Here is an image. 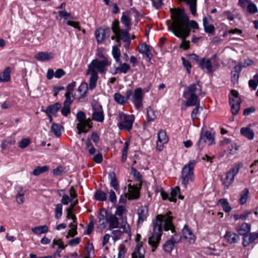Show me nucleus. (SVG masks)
<instances>
[{"label": "nucleus", "instance_id": "f257e3e1", "mask_svg": "<svg viewBox=\"0 0 258 258\" xmlns=\"http://www.w3.org/2000/svg\"><path fill=\"white\" fill-rule=\"evenodd\" d=\"M172 22L168 29L177 37L186 38L189 36L190 28L198 29V23L195 20L189 21L184 9H171Z\"/></svg>", "mask_w": 258, "mask_h": 258}, {"label": "nucleus", "instance_id": "f03ea898", "mask_svg": "<svg viewBox=\"0 0 258 258\" xmlns=\"http://www.w3.org/2000/svg\"><path fill=\"white\" fill-rule=\"evenodd\" d=\"M169 211L165 215H157L152 223L153 231L149 238L148 243L152 247L151 251L154 252L158 246L160 242L163 229L165 231L171 230L172 233L175 232V227L172 223L173 217Z\"/></svg>", "mask_w": 258, "mask_h": 258}, {"label": "nucleus", "instance_id": "7ed1b4c3", "mask_svg": "<svg viewBox=\"0 0 258 258\" xmlns=\"http://www.w3.org/2000/svg\"><path fill=\"white\" fill-rule=\"evenodd\" d=\"M111 61L106 57H104L102 60L98 59H93L88 66L87 75L91 74L89 79V88L94 89L96 86V83L98 79L97 72L101 74H104L107 71V67L110 66Z\"/></svg>", "mask_w": 258, "mask_h": 258}, {"label": "nucleus", "instance_id": "20e7f679", "mask_svg": "<svg viewBox=\"0 0 258 258\" xmlns=\"http://www.w3.org/2000/svg\"><path fill=\"white\" fill-rule=\"evenodd\" d=\"M196 164L195 160H190L188 164L185 165L182 169L181 183L185 188L187 187L189 182H192L195 179L194 168Z\"/></svg>", "mask_w": 258, "mask_h": 258}, {"label": "nucleus", "instance_id": "39448f33", "mask_svg": "<svg viewBox=\"0 0 258 258\" xmlns=\"http://www.w3.org/2000/svg\"><path fill=\"white\" fill-rule=\"evenodd\" d=\"M118 126L120 130L130 131L133 126L134 119L131 115L124 114L123 112L118 113Z\"/></svg>", "mask_w": 258, "mask_h": 258}, {"label": "nucleus", "instance_id": "423d86ee", "mask_svg": "<svg viewBox=\"0 0 258 258\" xmlns=\"http://www.w3.org/2000/svg\"><path fill=\"white\" fill-rule=\"evenodd\" d=\"M229 100L231 113L235 115L238 113L240 108L241 99L238 92L235 90H232L229 96Z\"/></svg>", "mask_w": 258, "mask_h": 258}, {"label": "nucleus", "instance_id": "0eeeda50", "mask_svg": "<svg viewBox=\"0 0 258 258\" xmlns=\"http://www.w3.org/2000/svg\"><path fill=\"white\" fill-rule=\"evenodd\" d=\"M239 170V167L236 165L227 172L225 178L222 180L223 184L227 188L233 182L234 177L238 173Z\"/></svg>", "mask_w": 258, "mask_h": 258}, {"label": "nucleus", "instance_id": "6e6552de", "mask_svg": "<svg viewBox=\"0 0 258 258\" xmlns=\"http://www.w3.org/2000/svg\"><path fill=\"white\" fill-rule=\"evenodd\" d=\"M110 34V29L107 26H103L96 29L95 31V36L98 43H102L105 40L109 38Z\"/></svg>", "mask_w": 258, "mask_h": 258}, {"label": "nucleus", "instance_id": "1a4fd4ad", "mask_svg": "<svg viewBox=\"0 0 258 258\" xmlns=\"http://www.w3.org/2000/svg\"><path fill=\"white\" fill-rule=\"evenodd\" d=\"M143 92L141 88L136 89L133 93L131 100L135 107L139 109L143 106Z\"/></svg>", "mask_w": 258, "mask_h": 258}, {"label": "nucleus", "instance_id": "9d476101", "mask_svg": "<svg viewBox=\"0 0 258 258\" xmlns=\"http://www.w3.org/2000/svg\"><path fill=\"white\" fill-rule=\"evenodd\" d=\"M92 109L93 119L99 122H102L104 119V116L102 105L96 104L93 106Z\"/></svg>", "mask_w": 258, "mask_h": 258}, {"label": "nucleus", "instance_id": "9b49d317", "mask_svg": "<svg viewBox=\"0 0 258 258\" xmlns=\"http://www.w3.org/2000/svg\"><path fill=\"white\" fill-rule=\"evenodd\" d=\"M214 142V138L209 131L202 132L200 134V138L197 145L200 150H201L202 147L201 145L202 143L208 142L209 145H211Z\"/></svg>", "mask_w": 258, "mask_h": 258}, {"label": "nucleus", "instance_id": "f8f14e48", "mask_svg": "<svg viewBox=\"0 0 258 258\" xmlns=\"http://www.w3.org/2000/svg\"><path fill=\"white\" fill-rule=\"evenodd\" d=\"M168 141V138L167 136L165 131L160 130L158 133V140L157 141L156 149L161 151L164 148V145Z\"/></svg>", "mask_w": 258, "mask_h": 258}, {"label": "nucleus", "instance_id": "ddd939ff", "mask_svg": "<svg viewBox=\"0 0 258 258\" xmlns=\"http://www.w3.org/2000/svg\"><path fill=\"white\" fill-rule=\"evenodd\" d=\"M258 242V231L255 232H251L243 237L242 245L245 247L251 243Z\"/></svg>", "mask_w": 258, "mask_h": 258}, {"label": "nucleus", "instance_id": "4468645a", "mask_svg": "<svg viewBox=\"0 0 258 258\" xmlns=\"http://www.w3.org/2000/svg\"><path fill=\"white\" fill-rule=\"evenodd\" d=\"M145 250L142 243H138L132 253V258H145Z\"/></svg>", "mask_w": 258, "mask_h": 258}, {"label": "nucleus", "instance_id": "2eb2a0df", "mask_svg": "<svg viewBox=\"0 0 258 258\" xmlns=\"http://www.w3.org/2000/svg\"><path fill=\"white\" fill-rule=\"evenodd\" d=\"M199 66L202 70H206L207 73L213 72L212 63L210 59L201 58V60L199 61Z\"/></svg>", "mask_w": 258, "mask_h": 258}, {"label": "nucleus", "instance_id": "dca6fc26", "mask_svg": "<svg viewBox=\"0 0 258 258\" xmlns=\"http://www.w3.org/2000/svg\"><path fill=\"white\" fill-rule=\"evenodd\" d=\"M54 53L52 52H40L34 55V58L41 61H44L53 59Z\"/></svg>", "mask_w": 258, "mask_h": 258}, {"label": "nucleus", "instance_id": "f3484780", "mask_svg": "<svg viewBox=\"0 0 258 258\" xmlns=\"http://www.w3.org/2000/svg\"><path fill=\"white\" fill-rule=\"evenodd\" d=\"M106 222L109 224V229L111 230L118 227V219L115 215L111 214L108 215L106 218Z\"/></svg>", "mask_w": 258, "mask_h": 258}, {"label": "nucleus", "instance_id": "a211bd4d", "mask_svg": "<svg viewBox=\"0 0 258 258\" xmlns=\"http://www.w3.org/2000/svg\"><path fill=\"white\" fill-rule=\"evenodd\" d=\"M198 87L201 88L199 84V82L197 84L190 85L187 88V89L183 92V97L184 98H187L189 95H198L197 92L198 91ZM199 91H201V88L199 89Z\"/></svg>", "mask_w": 258, "mask_h": 258}, {"label": "nucleus", "instance_id": "6ab92c4d", "mask_svg": "<svg viewBox=\"0 0 258 258\" xmlns=\"http://www.w3.org/2000/svg\"><path fill=\"white\" fill-rule=\"evenodd\" d=\"M128 199L129 200L137 199L139 197L140 192L139 189L136 185H128Z\"/></svg>", "mask_w": 258, "mask_h": 258}, {"label": "nucleus", "instance_id": "aec40b11", "mask_svg": "<svg viewBox=\"0 0 258 258\" xmlns=\"http://www.w3.org/2000/svg\"><path fill=\"white\" fill-rule=\"evenodd\" d=\"M111 29L114 34L113 35L122 34L123 35L122 31L125 30L129 32V30L127 29H120L119 26V22L118 20H114L111 24Z\"/></svg>", "mask_w": 258, "mask_h": 258}, {"label": "nucleus", "instance_id": "412c9836", "mask_svg": "<svg viewBox=\"0 0 258 258\" xmlns=\"http://www.w3.org/2000/svg\"><path fill=\"white\" fill-rule=\"evenodd\" d=\"M148 212V209L146 207H141L138 209V224H141L144 222V221L146 220Z\"/></svg>", "mask_w": 258, "mask_h": 258}, {"label": "nucleus", "instance_id": "4be33fe9", "mask_svg": "<svg viewBox=\"0 0 258 258\" xmlns=\"http://www.w3.org/2000/svg\"><path fill=\"white\" fill-rule=\"evenodd\" d=\"M182 233L183 237L189 242L192 243L195 241V236L186 225H184L182 229Z\"/></svg>", "mask_w": 258, "mask_h": 258}, {"label": "nucleus", "instance_id": "5701e85b", "mask_svg": "<svg viewBox=\"0 0 258 258\" xmlns=\"http://www.w3.org/2000/svg\"><path fill=\"white\" fill-rule=\"evenodd\" d=\"M225 238L227 242L230 244L236 243L239 240V235L231 231L226 232Z\"/></svg>", "mask_w": 258, "mask_h": 258}, {"label": "nucleus", "instance_id": "b1692460", "mask_svg": "<svg viewBox=\"0 0 258 258\" xmlns=\"http://www.w3.org/2000/svg\"><path fill=\"white\" fill-rule=\"evenodd\" d=\"M185 104L187 106H192L200 104L198 95H189L187 97Z\"/></svg>", "mask_w": 258, "mask_h": 258}, {"label": "nucleus", "instance_id": "393cba45", "mask_svg": "<svg viewBox=\"0 0 258 258\" xmlns=\"http://www.w3.org/2000/svg\"><path fill=\"white\" fill-rule=\"evenodd\" d=\"M11 72V68L10 67H7L3 71L2 74L0 75L1 82H8L11 80L10 74Z\"/></svg>", "mask_w": 258, "mask_h": 258}, {"label": "nucleus", "instance_id": "a878e982", "mask_svg": "<svg viewBox=\"0 0 258 258\" xmlns=\"http://www.w3.org/2000/svg\"><path fill=\"white\" fill-rule=\"evenodd\" d=\"M242 69L238 65L235 66L231 71V82L233 83H237L239 77V74Z\"/></svg>", "mask_w": 258, "mask_h": 258}, {"label": "nucleus", "instance_id": "bb28decb", "mask_svg": "<svg viewBox=\"0 0 258 258\" xmlns=\"http://www.w3.org/2000/svg\"><path fill=\"white\" fill-rule=\"evenodd\" d=\"M180 188L179 186H176L174 188H173L170 194V198L169 200L170 202H174L176 201V198L178 196V198L182 200L183 199V197L181 196L180 194Z\"/></svg>", "mask_w": 258, "mask_h": 258}, {"label": "nucleus", "instance_id": "cd10ccee", "mask_svg": "<svg viewBox=\"0 0 258 258\" xmlns=\"http://www.w3.org/2000/svg\"><path fill=\"white\" fill-rule=\"evenodd\" d=\"M240 134L248 140H251L254 138V132L253 130L249 127H242L240 129Z\"/></svg>", "mask_w": 258, "mask_h": 258}, {"label": "nucleus", "instance_id": "c85d7f7f", "mask_svg": "<svg viewBox=\"0 0 258 258\" xmlns=\"http://www.w3.org/2000/svg\"><path fill=\"white\" fill-rule=\"evenodd\" d=\"M61 104L59 102L55 103L52 105H50L47 106L45 110H43L45 113H49L55 114L58 112L61 107Z\"/></svg>", "mask_w": 258, "mask_h": 258}, {"label": "nucleus", "instance_id": "c756f323", "mask_svg": "<svg viewBox=\"0 0 258 258\" xmlns=\"http://www.w3.org/2000/svg\"><path fill=\"white\" fill-rule=\"evenodd\" d=\"M251 226L250 224L244 223L241 226L237 229V232L239 234L244 236H246L248 233L250 231Z\"/></svg>", "mask_w": 258, "mask_h": 258}, {"label": "nucleus", "instance_id": "7c9ffc66", "mask_svg": "<svg viewBox=\"0 0 258 258\" xmlns=\"http://www.w3.org/2000/svg\"><path fill=\"white\" fill-rule=\"evenodd\" d=\"M131 69L129 64L126 63H120V66L115 68V72L113 73L115 75L117 73L126 74Z\"/></svg>", "mask_w": 258, "mask_h": 258}, {"label": "nucleus", "instance_id": "2f4dec72", "mask_svg": "<svg viewBox=\"0 0 258 258\" xmlns=\"http://www.w3.org/2000/svg\"><path fill=\"white\" fill-rule=\"evenodd\" d=\"M63 130L62 126L56 123H52L51 126V132L56 137H60L61 135V131Z\"/></svg>", "mask_w": 258, "mask_h": 258}, {"label": "nucleus", "instance_id": "473e14b6", "mask_svg": "<svg viewBox=\"0 0 258 258\" xmlns=\"http://www.w3.org/2000/svg\"><path fill=\"white\" fill-rule=\"evenodd\" d=\"M88 89V86L87 83H82L78 89V92L80 93L79 99H81L86 96Z\"/></svg>", "mask_w": 258, "mask_h": 258}, {"label": "nucleus", "instance_id": "72a5a7b5", "mask_svg": "<svg viewBox=\"0 0 258 258\" xmlns=\"http://www.w3.org/2000/svg\"><path fill=\"white\" fill-rule=\"evenodd\" d=\"M32 231L36 234L46 233L48 231V227L46 225L36 226L32 228Z\"/></svg>", "mask_w": 258, "mask_h": 258}, {"label": "nucleus", "instance_id": "f704fd0d", "mask_svg": "<svg viewBox=\"0 0 258 258\" xmlns=\"http://www.w3.org/2000/svg\"><path fill=\"white\" fill-rule=\"evenodd\" d=\"M92 127V126L90 124H88V123L84 121V120L82 122H80L77 125V128L79 131V134H81V133H87V130L86 129V127L88 128H90Z\"/></svg>", "mask_w": 258, "mask_h": 258}, {"label": "nucleus", "instance_id": "c9c22d12", "mask_svg": "<svg viewBox=\"0 0 258 258\" xmlns=\"http://www.w3.org/2000/svg\"><path fill=\"white\" fill-rule=\"evenodd\" d=\"M120 228L125 232V233L127 234L128 235H131V230L130 225L127 223L126 217L122 218V221L121 223Z\"/></svg>", "mask_w": 258, "mask_h": 258}, {"label": "nucleus", "instance_id": "e433bc0d", "mask_svg": "<svg viewBox=\"0 0 258 258\" xmlns=\"http://www.w3.org/2000/svg\"><path fill=\"white\" fill-rule=\"evenodd\" d=\"M249 194V189L247 188H244L243 190L240 192V197L239 200V203L240 204L244 205L246 202Z\"/></svg>", "mask_w": 258, "mask_h": 258}, {"label": "nucleus", "instance_id": "4c0bfd02", "mask_svg": "<svg viewBox=\"0 0 258 258\" xmlns=\"http://www.w3.org/2000/svg\"><path fill=\"white\" fill-rule=\"evenodd\" d=\"M109 176L111 178L110 180V186L113 187L115 190L119 189V184L117 181V177L115 176V174L114 172L110 173Z\"/></svg>", "mask_w": 258, "mask_h": 258}, {"label": "nucleus", "instance_id": "58836bf2", "mask_svg": "<svg viewBox=\"0 0 258 258\" xmlns=\"http://www.w3.org/2000/svg\"><path fill=\"white\" fill-rule=\"evenodd\" d=\"M123 37L122 38V41L125 43L124 47L126 49H128L130 47V45L131 44V40L129 32H127L125 30L122 31Z\"/></svg>", "mask_w": 258, "mask_h": 258}, {"label": "nucleus", "instance_id": "ea45409f", "mask_svg": "<svg viewBox=\"0 0 258 258\" xmlns=\"http://www.w3.org/2000/svg\"><path fill=\"white\" fill-rule=\"evenodd\" d=\"M218 203L222 206L223 210L226 213H228L231 211V208L229 205V203L227 199H221L219 200Z\"/></svg>", "mask_w": 258, "mask_h": 258}, {"label": "nucleus", "instance_id": "a19ab883", "mask_svg": "<svg viewBox=\"0 0 258 258\" xmlns=\"http://www.w3.org/2000/svg\"><path fill=\"white\" fill-rule=\"evenodd\" d=\"M49 169V166H38L32 172V174L35 176H38L42 173L47 171Z\"/></svg>", "mask_w": 258, "mask_h": 258}, {"label": "nucleus", "instance_id": "79ce46f5", "mask_svg": "<svg viewBox=\"0 0 258 258\" xmlns=\"http://www.w3.org/2000/svg\"><path fill=\"white\" fill-rule=\"evenodd\" d=\"M146 109L148 122L153 121L156 117L154 110L150 106L148 107Z\"/></svg>", "mask_w": 258, "mask_h": 258}, {"label": "nucleus", "instance_id": "37998d69", "mask_svg": "<svg viewBox=\"0 0 258 258\" xmlns=\"http://www.w3.org/2000/svg\"><path fill=\"white\" fill-rule=\"evenodd\" d=\"M175 244L170 240H167L163 245V249L164 251L170 253L173 249Z\"/></svg>", "mask_w": 258, "mask_h": 258}, {"label": "nucleus", "instance_id": "c03bdc74", "mask_svg": "<svg viewBox=\"0 0 258 258\" xmlns=\"http://www.w3.org/2000/svg\"><path fill=\"white\" fill-rule=\"evenodd\" d=\"M95 198L99 201H105L107 199L106 194L102 190H98L95 193Z\"/></svg>", "mask_w": 258, "mask_h": 258}, {"label": "nucleus", "instance_id": "a18cd8bd", "mask_svg": "<svg viewBox=\"0 0 258 258\" xmlns=\"http://www.w3.org/2000/svg\"><path fill=\"white\" fill-rule=\"evenodd\" d=\"M114 99L117 103L123 105L126 102V98L119 93H116L114 95Z\"/></svg>", "mask_w": 258, "mask_h": 258}, {"label": "nucleus", "instance_id": "49530a36", "mask_svg": "<svg viewBox=\"0 0 258 258\" xmlns=\"http://www.w3.org/2000/svg\"><path fill=\"white\" fill-rule=\"evenodd\" d=\"M121 22L124 25L125 27L128 28V30L131 29V19L125 14V12L122 13V16L121 17Z\"/></svg>", "mask_w": 258, "mask_h": 258}, {"label": "nucleus", "instance_id": "de8ad7c7", "mask_svg": "<svg viewBox=\"0 0 258 258\" xmlns=\"http://www.w3.org/2000/svg\"><path fill=\"white\" fill-rule=\"evenodd\" d=\"M151 47L145 43L140 44L138 46L139 51L142 54L150 52Z\"/></svg>", "mask_w": 258, "mask_h": 258}, {"label": "nucleus", "instance_id": "09e8293b", "mask_svg": "<svg viewBox=\"0 0 258 258\" xmlns=\"http://www.w3.org/2000/svg\"><path fill=\"white\" fill-rule=\"evenodd\" d=\"M55 218L59 219L62 214V205L61 204H57L54 210Z\"/></svg>", "mask_w": 258, "mask_h": 258}, {"label": "nucleus", "instance_id": "8fccbe9b", "mask_svg": "<svg viewBox=\"0 0 258 258\" xmlns=\"http://www.w3.org/2000/svg\"><path fill=\"white\" fill-rule=\"evenodd\" d=\"M112 55L115 59V61L117 62H119L120 61V51L119 48L117 47H112Z\"/></svg>", "mask_w": 258, "mask_h": 258}, {"label": "nucleus", "instance_id": "3c124183", "mask_svg": "<svg viewBox=\"0 0 258 258\" xmlns=\"http://www.w3.org/2000/svg\"><path fill=\"white\" fill-rule=\"evenodd\" d=\"M123 37V35L119 34L116 35H112L111 37V39L113 40H115L117 43V45L116 46H113V47H117L119 48L121 45V40H122V38Z\"/></svg>", "mask_w": 258, "mask_h": 258}, {"label": "nucleus", "instance_id": "603ef678", "mask_svg": "<svg viewBox=\"0 0 258 258\" xmlns=\"http://www.w3.org/2000/svg\"><path fill=\"white\" fill-rule=\"evenodd\" d=\"M124 233H125V232L120 229L113 230L112 231L113 239L115 241L118 240Z\"/></svg>", "mask_w": 258, "mask_h": 258}, {"label": "nucleus", "instance_id": "864d4df0", "mask_svg": "<svg viewBox=\"0 0 258 258\" xmlns=\"http://www.w3.org/2000/svg\"><path fill=\"white\" fill-rule=\"evenodd\" d=\"M58 245L59 249H64L67 245H64L63 242L62 241L61 239H54L52 241V247L54 248V245Z\"/></svg>", "mask_w": 258, "mask_h": 258}, {"label": "nucleus", "instance_id": "5fc2aeb1", "mask_svg": "<svg viewBox=\"0 0 258 258\" xmlns=\"http://www.w3.org/2000/svg\"><path fill=\"white\" fill-rule=\"evenodd\" d=\"M131 172L135 178H136L138 181H141L142 179V175L137 170H136L134 167H131Z\"/></svg>", "mask_w": 258, "mask_h": 258}, {"label": "nucleus", "instance_id": "6e6d98bb", "mask_svg": "<svg viewBox=\"0 0 258 258\" xmlns=\"http://www.w3.org/2000/svg\"><path fill=\"white\" fill-rule=\"evenodd\" d=\"M31 143V141L29 138L22 139L19 143V147L21 149H24L28 147Z\"/></svg>", "mask_w": 258, "mask_h": 258}, {"label": "nucleus", "instance_id": "4d7b16f0", "mask_svg": "<svg viewBox=\"0 0 258 258\" xmlns=\"http://www.w3.org/2000/svg\"><path fill=\"white\" fill-rule=\"evenodd\" d=\"M247 11L249 13L254 14L257 12V9L256 5L250 2L247 6Z\"/></svg>", "mask_w": 258, "mask_h": 258}, {"label": "nucleus", "instance_id": "13d9d810", "mask_svg": "<svg viewBox=\"0 0 258 258\" xmlns=\"http://www.w3.org/2000/svg\"><path fill=\"white\" fill-rule=\"evenodd\" d=\"M182 62L183 66L186 68L187 73L188 74H190V70L191 68V66L190 64V62L186 60L184 57H181Z\"/></svg>", "mask_w": 258, "mask_h": 258}, {"label": "nucleus", "instance_id": "bf43d9fd", "mask_svg": "<svg viewBox=\"0 0 258 258\" xmlns=\"http://www.w3.org/2000/svg\"><path fill=\"white\" fill-rule=\"evenodd\" d=\"M253 60L249 59H245L244 61V62H240V63H238V64H237V65L239 67H240V68L242 69V68H246L247 67L252 65L253 64Z\"/></svg>", "mask_w": 258, "mask_h": 258}, {"label": "nucleus", "instance_id": "052dcab7", "mask_svg": "<svg viewBox=\"0 0 258 258\" xmlns=\"http://www.w3.org/2000/svg\"><path fill=\"white\" fill-rule=\"evenodd\" d=\"M215 27L212 24H210L208 26L204 27V31L205 32L210 34H215Z\"/></svg>", "mask_w": 258, "mask_h": 258}, {"label": "nucleus", "instance_id": "680f3d73", "mask_svg": "<svg viewBox=\"0 0 258 258\" xmlns=\"http://www.w3.org/2000/svg\"><path fill=\"white\" fill-rule=\"evenodd\" d=\"M72 93L71 92H67L65 93L66 100L63 102L64 105L70 106L73 102V100L71 98V95Z\"/></svg>", "mask_w": 258, "mask_h": 258}, {"label": "nucleus", "instance_id": "e2e57ef3", "mask_svg": "<svg viewBox=\"0 0 258 258\" xmlns=\"http://www.w3.org/2000/svg\"><path fill=\"white\" fill-rule=\"evenodd\" d=\"M72 201H73L72 198H71L68 195L64 194L62 196L61 202V204L67 205L69 203L72 202Z\"/></svg>", "mask_w": 258, "mask_h": 258}, {"label": "nucleus", "instance_id": "0e129e2a", "mask_svg": "<svg viewBox=\"0 0 258 258\" xmlns=\"http://www.w3.org/2000/svg\"><path fill=\"white\" fill-rule=\"evenodd\" d=\"M61 114L64 116H67L70 113V106L66 105L63 104V107L61 110Z\"/></svg>", "mask_w": 258, "mask_h": 258}, {"label": "nucleus", "instance_id": "69168bd1", "mask_svg": "<svg viewBox=\"0 0 258 258\" xmlns=\"http://www.w3.org/2000/svg\"><path fill=\"white\" fill-rule=\"evenodd\" d=\"M153 6L157 9H159L164 5L163 0H151Z\"/></svg>", "mask_w": 258, "mask_h": 258}, {"label": "nucleus", "instance_id": "338daca9", "mask_svg": "<svg viewBox=\"0 0 258 258\" xmlns=\"http://www.w3.org/2000/svg\"><path fill=\"white\" fill-rule=\"evenodd\" d=\"M181 238V237L179 234L175 233L171 237L169 240L173 242L174 244H176L180 241Z\"/></svg>", "mask_w": 258, "mask_h": 258}, {"label": "nucleus", "instance_id": "774afa93", "mask_svg": "<svg viewBox=\"0 0 258 258\" xmlns=\"http://www.w3.org/2000/svg\"><path fill=\"white\" fill-rule=\"evenodd\" d=\"M66 75V72L61 69H57L54 73V77L56 78H60Z\"/></svg>", "mask_w": 258, "mask_h": 258}]
</instances>
